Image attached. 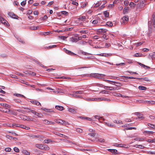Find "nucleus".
Here are the masks:
<instances>
[{
	"mask_svg": "<svg viewBox=\"0 0 155 155\" xmlns=\"http://www.w3.org/2000/svg\"><path fill=\"white\" fill-rule=\"evenodd\" d=\"M103 97L93 98V101H102Z\"/></svg>",
	"mask_w": 155,
	"mask_h": 155,
	"instance_id": "obj_27",
	"label": "nucleus"
},
{
	"mask_svg": "<svg viewBox=\"0 0 155 155\" xmlns=\"http://www.w3.org/2000/svg\"><path fill=\"white\" fill-rule=\"evenodd\" d=\"M87 43V42L85 41H81L79 42V44L82 45H85Z\"/></svg>",
	"mask_w": 155,
	"mask_h": 155,
	"instance_id": "obj_37",
	"label": "nucleus"
},
{
	"mask_svg": "<svg viewBox=\"0 0 155 155\" xmlns=\"http://www.w3.org/2000/svg\"><path fill=\"white\" fill-rule=\"evenodd\" d=\"M30 101L34 105L37 106H41L40 103L39 101H37L32 100H31Z\"/></svg>",
	"mask_w": 155,
	"mask_h": 155,
	"instance_id": "obj_12",
	"label": "nucleus"
},
{
	"mask_svg": "<svg viewBox=\"0 0 155 155\" xmlns=\"http://www.w3.org/2000/svg\"><path fill=\"white\" fill-rule=\"evenodd\" d=\"M142 54H139L138 53H137L134 54V56L136 57H141L142 56Z\"/></svg>",
	"mask_w": 155,
	"mask_h": 155,
	"instance_id": "obj_60",
	"label": "nucleus"
},
{
	"mask_svg": "<svg viewBox=\"0 0 155 155\" xmlns=\"http://www.w3.org/2000/svg\"><path fill=\"white\" fill-rule=\"evenodd\" d=\"M35 115L37 116L38 117H42L43 116V115L37 112H36Z\"/></svg>",
	"mask_w": 155,
	"mask_h": 155,
	"instance_id": "obj_38",
	"label": "nucleus"
},
{
	"mask_svg": "<svg viewBox=\"0 0 155 155\" xmlns=\"http://www.w3.org/2000/svg\"><path fill=\"white\" fill-rule=\"evenodd\" d=\"M138 80H141L142 81H150V80L147 78H137Z\"/></svg>",
	"mask_w": 155,
	"mask_h": 155,
	"instance_id": "obj_22",
	"label": "nucleus"
},
{
	"mask_svg": "<svg viewBox=\"0 0 155 155\" xmlns=\"http://www.w3.org/2000/svg\"><path fill=\"white\" fill-rule=\"evenodd\" d=\"M148 58L149 59L152 60L155 59V52H153V54H149Z\"/></svg>",
	"mask_w": 155,
	"mask_h": 155,
	"instance_id": "obj_14",
	"label": "nucleus"
},
{
	"mask_svg": "<svg viewBox=\"0 0 155 155\" xmlns=\"http://www.w3.org/2000/svg\"><path fill=\"white\" fill-rule=\"evenodd\" d=\"M87 35H81L80 37H79V38H81V39L83 38H87L88 37V36L87 37Z\"/></svg>",
	"mask_w": 155,
	"mask_h": 155,
	"instance_id": "obj_56",
	"label": "nucleus"
},
{
	"mask_svg": "<svg viewBox=\"0 0 155 155\" xmlns=\"http://www.w3.org/2000/svg\"><path fill=\"white\" fill-rule=\"evenodd\" d=\"M8 15L10 17L12 18L16 19L18 18V16L13 12H9L8 13Z\"/></svg>",
	"mask_w": 155,
	"mask_h": 155,
	"instance_id": "obj_6",
	"label": "nucleus"
},
{
	"mask_svg": "<svg viewBox=\"0 0 155 155\" xmlns=\"http://www.w3.org/2000/svg\"><path fill=\"white\" fill-rule=\"evenodd\" d=\"M72 93L74 94H83L84 93V91H73Z\"/></svg>",
	"mask_w": 155,
	"mask_h": 155,
	"instance_id": "obj_28",
	"label": "nucleus"
},
{
	"mask_svg": "<svg viewBox=\"0 0 155 155\" xmlns=\"http://www.w3.org/2000/svg\"><path fill=\"white\" fill-rule=\"evenodd\" d=\"M29 29L32 30H36L38 28V27L36 26H31L29 28Z\"/></svg>",
	"mask_w": 155,
	"mask_h": 155,
	"instance_id": "obj_50",
	"label": "nucleus"
},
{
	"mask_svg": "<svg viewBox=\"0 0 155 155\" xmlns=\"http://www.w3.org/2000/svg\"><path fill=\"white\" fill-rule=\"evenodd\" d=\"M80 40H81V39L80 38L77 34L75 35L74 36L70 38V41L73 42H76Z\"/></svg>",
	"mask_w": 155,
	"mask_h": 155,
	"instance_id": "obj_2",
	"label": "nucleus"
},
{
	"mask_svg": "<svg viewBox=\"0 0 155 155\" xmlns=\"http://www.w3.org/2000/svg\"><path fill=\"white\" fill-rule=\"evenodd\" d=\"M107 30L104 28H100L98 30L97 32L98 33H102L106 32Z\"/></svg>",
	"mask_w": 155,
	"mask_h": 155,
	"instance_id": "obj_18",
	"label": "nucleus"
},
{
	"mask_svg": "<svg viewBox=\"0 0 155 155\" xmlns=\"http://www.w3.org/2000/svg\"><path fill=\"white\" fill-rule=\"evenodd\" d=\"M14 100L16 103H20L21 102V101L20 99L17 98H15Z\"/></svg>",
	"mask_w": 155,
	"mask_h": 155,
	"instance_id": "obj_39",
	"label": "nucleus"
},
{
	"mask_svg": "<svg viewBox=\"0 0 155 155\" xmlns=\"http://www.w3.org/2000/svg\"><path fill=\"white\" fill-rule=\"evenodd\" d=\"M132 129L136 130V128L135 127H128L127 126V130H132Z\"/></svg>",
	"mask_w": 155,
	"mask_h": 155,
	"instance_id": "obj_41",
	"label": "nucleus"
},
{
	"mask_svg": "<svg viewBox=\"0 0 155 155\" xmlns=\"http://www.w3.org/2000/svg\"><path fill=\"white\" fill-rule=\"evenodd\" d=\"M106 25L109 26L110 27H111L113 25V24L110 21H108L106 23Z\"/></svg>",
	"mask_w": 155,
	"mask_h": 155,
	"instance_id": "obj_40",
	"label": "nucleus"
},
{
	"mask_svg": "<svg viewBox=\"0 0 155 155\" xmlns=\"http://www.w3.org/2000/svg\"><path fill=\"white\" fill-rule=\"evenodd\" d=\"M98 141L101 143H104L105 141V140L103 138H100L98 140Z\"/></svg>",
	"mask_w": 155,
	"mask_h": 155,
	"instance_id": "obj_57",
	"label": "nucleus"
},
{
	"mask_svg": "<svg viewBox=\"0 0 155 155\" xmlns=\"http://www.w3.org/2000/svg\"><path fill=\"white\" fill-rule=\"evenodd\" d=\"M129 5L131 7H134L135 6V4L132 2H130Z\"/></svg>",
	"mask_w": 155,
	"mask_h": 155,
	"instance_id": "obj_62",
	"label": "nucleus"
},
{
	"mask_svg": "<svg viewBox=\"0 0 155 155\" xmlns=\"http://www.w3.org/2000/svg\"><path fill=\"white\" fill-rule=\"evenodd\" d=\"M16 110H17L19 112L22 113H25V110L21 109H17Z\"/></svg>",
	"mask_w": 155,
	"mask_h": 155,
	"instance_id": "obj_55",
	"label": "nucleus"
},
{
	"mask_svg": "<svg viewBox=\"0 0 155 155\" xmlns=\"http://www.w3.org/2000/svg\"><path fill=\"white\" fill-rule=\"evenodd\" d=\"M29 137L32 138L39 137V136L38 135H34L32 134L29 135Z\"/></svg>",
	"mask_w": 155,
	"mask_h": 155,
	"instance_id": "obj_35",
	"label": "nucleus"
},
{
	"mask_svg": "<svg viewBox=\"0 0 155 155\" xmlns=\"http://www.w3.org/2000/svg\"><path fill=\"white\" fill-rule=\"evenodd\" d=\"M43 123L46 124H55V123L54 122L50 121L47 120H43Z\"/></svg>",
	"mask_w": 155,
	"mask_h": 155,
	"instance_id": "obj_11",
	"label": "nucleus"
},
{
	"mask_svg": "<svg viewBox=\"0 0 155 155\" xmlns=\"http://www.w3.org/2000/svg\"><path fill=\"white\" fill-rule=\"evenodd\" d=\"M14 150L17 153H18L19 152V150L18 148L16 147H15L14 148Z\"/></svg>",
	"mask_w": 155,
	"mask_h": 155,
	"instance_id": "obj_61",
	"label": "nucleus"
},
{
	"mask_svg": "<svg viewBox=\"0 0 155 155\" xmlns=\"http://www.w3.org/2000/svg\"><path fill=\"white\" fill-rule=\"evenodd\" d=\"M114 123H117L119 124H122V122L120 120H118V119L117 120H115L114 121Z\"/></svg>",
	"mask_w": 155,
	"mask_h": 155,
	"instance_id": "obj_36",
	"label": "nucleus"
},
{
	"mask_svg": "<svg viewBox=\"0 0 155 155\" xmlns=\"http://www.w3.org/2000/svg\"><path fill=\"white\" fill-rule=\"evenodd\" d=\"M101 4V3L100 2H98L97 3L95 4L94 6V7H97L99 6Z\"/></svg>",
	"mask_w": 155,
	"mask_h": 155,
	"instance_id": "obj_63",
	"label": "nucleus"
},
{
	"mask_svg": "<svg viewBox=\"0 0 155 155\" xmlns=\"http://www.w3.org/2000/svg\"><path fill=\"white\" fill-rule=\"evenodd\" d=\"M44 141L45 143H50L52 142V140H51L49 139L45 140Z\"/></svg>",
	"mask_w": 155,
	"mask_h": 155,
	"instance_id": "obj_64",
	"label": "nucleus"
},
{
	"mask_svg": "<svg viewBox=\"0 0 155 155\" xmlns=\"http://www.w3.org/2000/svg\"><path fill=\"white\" fill-rule=\"evenodd\" d=\"M143 133L146 135L147 134H153V132L152 131H144L143 132Z\"/></svg>",
	"mask_w": 155,
	"mask_h": 155,
	"instance_id": "obj_23",
	"label": "nucleus"
},
{
	"mask_svg": "<svg viewBox=\"0 0 155 155\" xmlns=\"http://www.w3.org/2000/svg\"><path fill=\"white\" fill-rule=\"evenodd\" d=\"M105 75L102 74H100L98 73L91 74H90V77H94L95 78H101L105 76Z\"/></svg>",
	"mask_w": 155,
	"mask_h": 155,
	"instance_id": "obj_3",
	"label": "nucleus"
},
{
	"mask_svg": "<svg viewBox=\"0 0 155 155\" xmlns=\"http://www.w3.org/2000/svg\"><path fill=\"white\" fill-rule=\"evenodd\" d=\"M0 21L1 22L2 24L8 26H9V25L8 23V22L1 15H0Z\"/></svg>",
	"mask_w": 155,
	"mask_h": 155,
	"instance_id": "obj_5",
	"label": "nucleus"
},
{
	"mask_svg": "<svg viewBox=\"0 0 155 155\" xmlns=\"http://www.w3.org/2000/svg\"><path fill=\"white\" fill-rule=\"evenodd\" d=\"M58 124H60L61 125H68L69 124L68 122L65 121V120H61V119H55L54 120Z\"/></svg>",
	"mask_w": 155,
	"mask_h": 155,
	"instance_id": "obj_4",
	"label": "nucleus"
},
{
	"mask_svg": "<svg viewBox=\"0 0 155 155\" xmlns=\"http://www.w3.org/2000/svg\"><path fill=\"white\" fill-rule=\"evenodd\" d=\"M114 146L118 147H124L125 148V145H124L122 144H118L117 143H114Z\"/></svg>",
	"mask_w": 155,
	"mask_h": 155,
	"instance_id": "obj_17",
	"label": "nucleus"
},
{
	"mask_svg": "<svg viewBox=\"0 0 155 155\" xmlns=\"http://www.w3.org/2000/svg\"><path fill=\"white\" fill-rule=\"evenodd\" d=\"M111 82V84H114V86H116V87H117V89H119V87L121 86V84L119 82L114 81H112Z\"/></svg>",
	"mask_w": 155,
	"mask_h": 155,
	"instance_id": "obj_9",
	"label": "nucleus"
},
{
	"mask_svg": "<svg viewBox=\"0 0 155 155\" xmlns=\"http://www.w3.org/2000/svg\"><path fill=\"white\" fill-rule=\"evenodd\" d=\"M71 96L72 97H75L77 98H82V97L81 96L77 95L75 94H71Z\"/></svg>",
	"mask_w": 155,
	"mask_h": 155,
	"instance_id": "obj_30",
	"label": "nucleus"
},
{
	"mask_svg": "<svg viewBox=\"0 0 155 155\" xmlns=\"http://www.w3.org/2000/svg\"><path fill=\"white\" fill-rule=\"evenodd\" d=\"M103 13L106 17H108L109 13L107 11H105Z\"/></svg>",
	"mask_w": 155,
	"mask_h": 155,
	"instance_id": "obj_44",
	"label": "nucleus"
},
{
	"mask_svg": "<svg viewBox=\"0 0 155 155\" xmlns=\"http://www.w3.org/2000/svg\"><path fill=\"white\" fill-rule=\"evenodd\" d=\"M104 123L105 124L107 125V126L110 127H113L114 125L111 123H109L108 122H105Z\"/></svg>",
	"mask_w": 155,
	"mask_h": 155,
	"instance_id": "obj_43",
	"label": "nucleus"
},
{
	"mask_svg": "<svg viewBox=\"0 0 155 155\" xmlns=\"http://www.w3.org/2000/svg\"><path fill=\"white\" fill-rule=\"evenodd\" d=\"M115 94H116V96L118 97H125L126 96H122V94H120L119 93H114Z\"/></svg>",
	"mask_w": 155,
	"mask_h": 155,
	"instance_id": "obj_53",
	"label": "nucleus"
},
{
	"mask_svg": "<svg viewBox=\"0 0 155 155\" xmlns=\"http://www.w3.org/2000/svg\"><path fill=\"white\" fill-rule=\"evenodd\" d=\"M49 149L50 148L48 146L46 145L45 146L44 145V148L43 150H49Z\"/></svg>",
	"mask_w": 155,
	"mask_h": 155,
	"instance_id": "obj_46",
	"label": "nucleus"
},
{
	"mask_svg": "<svg viewBox=\"0 0 155 155\" xmlns=\"http://www.w3.org/2000/svg\"><path fill=\"white\" fill-rule=\"evenodd\" d=\"M6 137L8 139H9L10 140H11L12 139H14V138L12 137V136H10V135H6Z\"/></svg>",
	"mask_w": 155,
	"mask_h": 155,
	"instance_id": "obj_45",
	"label": "nucleus"
},
{
	"mask_svg": "<svg viewBox=\"0 0 155 155\" xmlns=\"http://www.w3.org/2000/svg\"><path fill=\"white\" fill-rule=\"evenodd\" d=\"M147 125L148 126H149V127H150L151 128H154L155 127V125L153 124H151L150 123H148L147 124Z\"/></svg>",
	"mask_w": 155,
	"mask_h": 155,
	"instance_id": "obj_51",
	"label": "nucleus"
},
{
	"mask_svg": "<svg viewBox=\"0 0 155 155\" xmlns=\"http://www.w3.org/2000/svg\"><path fill=\"white\" fill-rule=\"evenodd\" d=\"M20 118L23 120H25L26 118V116L22 114L20 115Z\"/></svg>",
	"mask_w": 155,
	"mask_h": 155,
	"instance_id": "obj_42",
	"label": "nucleus"
},
{
	"mask_svg": "<svg viewBox=\"0 0 155 155\" xmlns=\"http://www.w3.org/2000/svg\"><path fill=\"white\" fill-rule=\"evenodd\" d=\"M55 108L56 109L61 111L64 110V108L63 107L60 106H56Z\"/></svg>",
	"mask_w": 155,
	"mask_h": 155,
	"instance_id": "obj_26",
	"label": "nucleus"
},
{
	"mask_svg": "<svg viewBox=\"0 0 155 155\" xmlns=\"http://www.w3.org/2000/svg\"><path fill=\"white\" fill-rule=\"evenodd\" d=\"M95 118L98 119L99 120H104V119L103 117H100L99 116L95 115L94 116Z\"/></svg>",
	"mask_w": 155,
	"mask_h": 155,
	"instance_id": "obj_29",
	"label": "nucleus"
},
{
	"mask_svg": "<svg viewBox=\"0 0 155 155\" xmlns=\"http://www.w3.org/2000/svg\"><path fill=\"white\" fill-rule=\"evenodd\" d=\"M97 55H99V56H104V57H108L109 56H111L112 55V54L111 53H107V54H106V53H102V54H98Z\"/></svg>",
	"mask_w": 155,
	"mask_h": 155,
	"instance_id": "obj_16",
	"label": "nucleus"
},
{
	"mask_svg": "<svg viewBox=\"0 0 155 155\" xmlns=\"http://www.w3.org/2000/svg\"><path fill=\"white\" fill-rule=\"evenodd\" d=\"M14 95L18 97H25L23 95L19 94H14Z\"/></svg>",
	"mask_w": 155,
	"mask_h": 155,
	"instance_id": "obj_32",
	"label": "nucleus"
},
{
	"mask_svg": "<svg viewBox=\"0 0 155 155\" xmlns=\"http://www.w3.org/2000/svg\"><path fill=\"white\" fill-rule=\"evenodd\" d=\"M61 13L65 15H68V13L65 11H62L61 12Z\"/></svg>",
	"mask_w": 155,
	"mask_h": 155,
	"instance_id": "obj_59",
	"label": "nucleus"
},
{
	"mask_svg": "<svg viewBox=\"0 0 155 155\" xmlns=\"http://www.w3.org/2000/svg\"><path fill=\"white\" fill-rule=\"evenodd\" d=\"M95 134H96L95 133H90L88 134V135L92 137H94Z\"/></svg>",
	"mask_w": 155,
	"mask_h": 155,
	"instance_id": "obj_54",
	"label": "nucleus"
},
{
	"mask_svg": "<svg viewBox=\"0 0 155 155\" xmlns=\"http://www.w3.org/2000/svg\"><path fill=\"white\" fill-rule=\"evenodd\" d=\"M76 131L79 133H82L83 130L80 128H78L76 129Z\"/></svg>",
	"mask_w": 155,
	"mask_h": 155,
	"instance_id": "obj_58",
	"label": "nucleus"
},
{
	"mask_svg": "<svg viewBox=\"0 0 155 155\" xmlns=\"http://www.w3.org/2000/svg\"><path fill=\"white\" fill-rule=\"evenodd\" d=\"M36 147L40 149L43 150L44 148V145L42 144H36Z\"/></svg>",
	"mask_w": 155,
	"mask_h": 155,
	"instance_id": "obj_25",
	"label": "nucleus"
},
{
	"mask_svg": "<svg viewBox=\"0 0 155 155\" xmlns=\"http://www.w3.org/2000/svg\"><path fill=\"white\" fill-rule=\"evenodd\" d=\"M22 152L23 153L26 155H29L30 154V153L28 151L25 150H23Z\"/></svg>",
	"mask_w": 155,
	"mask_h": 155,
	"instance_id": "obj_47",
	"label": "nucleus"
},
{
	"mask_svg": "<svg viewBox=\"0 0 155 155\" xmlns=\"http://www.w3.org/2000/svg\"><path fill=\"white\" fill-rule=\"evenodd\" d=\"M143 41L139 42V43H136L134 44V45H136V46L137 47L139 46H140L143 43Z\"/></svg>",
	"mask_w": 155,
	"mask_h": 155,
	"instance_id": "obj_48",
	"label": "nucleus"
},
{
	"mask_svg": "<svg viewBox=\"0 0 155 155\" xmlns=\"http://www.w3.org/2000/svg\"><path fill=\"white\" fill-rule=\"evenodd\" d=\"M64 50L65 52L68 54H70L71 55H75V54L70 51L67 50V49L64 48Z\"/></svg>",
	"mask_w": 155,
	"mask_h": 155,
	"instance_id": "obj_19",
	"label": "nucleus"
},
{
	"mask_svg": "<svg viewBox=\"0 0 155 155\" xmlns=\"http://www.w3.org/2000/svg\"><path fill=\"white\" fill-rule=\"evenodd\" d=\"M41 110H42L44 111L47 112H52V110H51L50 109H47L45 108H42V107L41 108Z\"/></svg>",
	"mask_w": 155,
	"mask_h": 155,
	"instance_id": "obj_31",
	"label": "nucleus"
},
{
	"mask_svg": "<svg viewBox=\"0 0 155 155\" xmlns=\"http://www.w3.org/2000/svg\"><path fill=\"white\" fill-rule=\"evenodd\" d=\"M148 25L150 31L152 30V25L154 28H155V12L152 15V19L151 21H148Z\"/></svg>",
	"mask_w": 155,
	"mask_h": 155,
	"instance_id": "obj_1",
	"label": "nucleus"
},
{
	"mask_svg": "<svg viewBox=\"0 0 155 155\" xmlns=\"http://www.w3.org/2000/svg\"><path fill=\"white\" fill-rule=\"evenodd\" d=\"M68 111L73 114H75L77 113V110L75 108H69Z\"/></svg>",
	"mask_w": 155,
	"mask_h": 155,
	"instance_id": "obj_13",
	"label": "nucleus"
},
{
	"mask_svg": "<svg viewBox=\"0 0 155 155\" xmlns=\"http://www.w3.org/2000/svg\"><path fill=\"white\" fill-rule=\"evenodd\" d=\"M136 147L140 148L141 149H143L144 148V147L142 145H136Z\"/></svg>",
	"mask_w": 155,
	"mask_h": 155,
	"instance_id": "obj_49",
	"label": "nucleus"
},
{
	"mask_svg": "<svg viewBox=\"0 0 155 155\" xmlns=\"http://www.w3.org/2000/svg\"><path fill=\"white\" fill-rule=\"evenodd\" d=\"M116 86H113V87H108V88H106V90H108L110 91H114L116 90H117V87Z\"/></svg>",
	"mask_w": 155,
	"mask_h": 155,
	"instance_id": "obj_24",
	"label": "nucleus"
},
{
	"mask_svg": "<svg viewBox=\"0 0 155 155\" xmlns=\"http://www.w3.org/2000/svg\"><path fill=\"white\" fill-rule=\"evenodd\" d=\"M89 31L87 30H82L79 31V32L81 33V35L83 34H85L87 35L88 36L89 35L90 33L89 32Z\"/></svg>",
	"mask_w": 155,
	"mask_h": 155,
	"instance_id": "obj_7",
	"label": "nucleus"
},
{
	"mask_svg": "<svg viewBox=\"0 0 155 155\" xmlns=\"http://www.w3.org/2000/svg\"><path fill=\"white\" fill-rule=\"evenodd\" d=\"M100 93H102V94H109L110 92L106 91L105 90H104L101 91L100 92Z\"/></svg>",
	"mask_w": 155,
	"mask_h": 155,
	"instance_id": "obj_34",
	"label": "nucleus"
},
{
	"mask_svg": "<svg viewBox=\"0 0 155 155\" xmlns=\"http://www.w3.org/2000/svg\"><path fill=\"white\" fill-rule=\"evenodd\" d=\"M138 88L140 90H144L147 89V87L142 86H140Z\"/></svg>",
	"mask_w": 155,
	"mask_h": 155,
	"instance_id": "obj_33",
	"label": "nucleus"
},
{
	"mask_svg": "<svg viewBox=\"0 0 155 155\" xmlns=\"http://www.w3.org/2000/svg\"><path fill=\"white\" fill-rule=\"evenodd\" d=\"M0 105L1 106H3V108H10L11 106L6 104H2L0 103Z\"/></svg>",
	"mask_w": 155,
	"mask_h": 155,
	"instance_id": "obj_21",
	"label": "nucleus"
},
{
	"mask_svg": "<svg viewBox=\"0 0 155 155\" xmlns=\"http://www.w3.org/2000/svg\"><path fill=\"white\" fill-rule=\"evenodd\" d=\"M53 133L54 134H55L56 135H57L59 137H63V138H65V137L66 136L65 135L62 134H61L59 133H58L57 132H56V131H54L53 132Z\"/></svg>",
	"mask_w": 155,
	"mask_h": 155,
	"instance_id": "obj_20",
	"label": "nucleus"
},
{
	"mask_svg": "<svg viewBox=\"0 0 155 155\" xmlns=\"http://www.w3.org/2000/svg\"><path fill=\"white\" fill-rule=\"evenodd\" d=\"M135 140L137 141H142L144 139L143 138H135Z\"/></svg>",
	"mask_w": 155,
	"mask_h": 155,
	"instance_id": "obj_52",
	"label": "nucleus"
},
{
	"mask_svg": "<svg viewBox=\"0 0 155 155\" xmlns=\"http://www.w3.org/2000/svg\"><path fill=\"white\" fill-rule=\"evenodd\" d=\"M78 19L81 21H84V22H87L88 21L85 16H80Z\"/></svg>",
	"mask_w": 155,
	"mask_h": 155,
	"instance_id": "obj_10",
	"label": "nucleus"
},
{
	"mask_svg": "<svg viewBox=\"0 0 155 155\" xmlns=\"http://www.w3.org/2000/svg\"><path fill=\"white\" fill-rule=\"evenodd\" d=\"M3 112L6 113L8 114H11V113H13L12 110H10L8 108H3Z\"/></svg>",
	"mask_w": 155,
	"mask_h": 155,
	"instance_id": "obj_8",
	"label": "nucleus"
},
{
	"mask_svg": "<svg viewBox=\"0 0 155 155\" xmlns=\"http://www.w3.org/2000/svg\"><path fill=\"white\" fill-rule=\"evenodd\" d=\"M126 16H124L122 18L120 21L121 24L125 25L126 23Z\"/></svg>",
	"mask_w": 155,
	"mask_h": 155,
	"instance_id": "obj_15",
	"label": "nucleus"
}]
</instances>
